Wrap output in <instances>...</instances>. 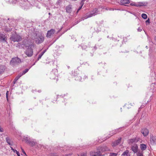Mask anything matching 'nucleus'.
Here are the masks:
<instances>
[{
  "instance_id": "obj_1",
  "label": "nucleus",
  "mask_w": 156,
  "mask_h": 156,
  "mask_svg": "<svg viewBox=\"0 0 156 156\" xmlns=\"http://www.w3.org/2000/svg\"><path fill=\"white\" fill-rule=\"evenodd\" d=\"M16 47L20 48H24L25 47L27 49L25 51V53L28 57H30L33 55V48L36 47V45L34 44L29 45L27 40H25L22 42L18 43Z\"/></svg>"
},
{
  "instance_id": "obj_2",
  "label": "nucleus",
  "mask_w": 156,
  "mask_h": 156,
  "mask_svg": "<svg viewBox=\"0 0 156 156\" xmlns=\"http://www.w3.org/2000/svg\"><path fill=\"white\" fill-rule=\"evenodd\" d=\"M98 14H99V12L97 9L95 8L92 10L90 11L84 15L81 18L82 20H84V19L94 16Z\"/></svg>"
},
{
  "instance_id": "obj_3",
  "label": "nucleus",
  "mask_w": 156,
  "mask_h": 156,
  "mask_svg": "<svg viewBox=\"0 0 156 156\" xmlns=\"http://www.w3.org/2000/svg\"><path fill=\"white\" fill-rule=\"evenodd\" d=\"M34 39L35 42L37 44L42 43L44 40V37L41 34H36Z\"/></svg>"
},
{
  "instance_id": "obj_4",
  "label": "nucleus",
  "mask_w": 156,
  "mask_h": 156,
  "mask_svg": "<svg viewBox=\"0 0 156 156\" xmlns=\"http://www.w3.org/2000/svg\"><path fill=\"white\" fill-rule=\"evenodd\" d=\"M22 39V37L16 33L12 34L10 37V40L13 42H19Z\"/></svg>"
},
{
  "instance_id": "obj_5",
  "label": "nucleus",
  "mask_w": 156,
  "mask_h": 156,
  "mask_svg": "<svg viewBox=\"0 0 156 156\" xmlns=\"http://www.w3.org/2000/svg\"><path fill=\"white\" fill-rule=\"evenodd\" d=\"M27 0H12V3L15 4L18 2H20V1L21 2H20V5L23 7L24 9H27L29 8V7L27 6V2H25V1Z\"/></svg>"
},
{
  "instance_id": "obj_6",
  "label": "nucleus",
  "mask_w": 156,
  "mask_h": 156,
  "mask_svg": "<svg viewBox=\"0 0 156 156\" xmlns=\"http://www.w3.org/2000/svg\"><path fill=\"white\" fill-rule=\"evenodd\" d=\"M50 78L52 80L56 79V81L58 80V71L57 69H53L49 75Z\"/></svg>"
},
{
  "instance_id": "obj_7",
  "label": "nucleus",
  "mask_w": 156,
  "mask_h": 156,
  "mask_svg": "<svg viewBox=\"0 0 156 156\" xmlns=\"http://www.w3.org/2000/svg\"><path fill=\"white\" fill-rule=\"evenodd\" d=\"M21 61L20 58L18 57L13 58L10 62V63L12 66H15L21 63Z\"/></svg>"
},
{
  "instance_id": "obj_8",
  "label": "nucleus",
  "mask_w": 156,
  "mask_h": 156,
  "mask_svg": "<svg viewBox=\"0 0 156 156\" xmlns=\"http://www.w3.org/2000/svg\"><path fill=\"white\" fill-rule=\"evenodd\" d=\"M123 127H120L118 129H116L114 130L111 131L110 132V134H109V135L110 136H107L106 138L105 139V140L109 138L111 136H112L113 135L116 134V133H119V132L122 131V129H123Z\"/></svg>"
},
{
  "instance_id": "obj_9",
  "label": "nucleus",
  "mask_w": 156,
  "mask_h": 156,
  "mask_svg": "<svg viewBox=\"0 0 156 156\" xmlns=\"http://www.w3.org/2000/svg\"><path fill=\"white\" fill-rule=\"evenodd\" d=\"M97 151L101 153V152L109 150V149L106 146L99 147L97 149Z\"/></svg>"
},
{
  "instance_id": "obj_10",
  "label": "nucleus",
  "mask_w": 156,
  "mask_h": 156,
  "mask_svg": "<svg viewBox=\"0 0 156 156\" xmlns=\"http://www.w3.org/2000/svg\"><path fill=\"white\" fill-rule=\"evenodd\" d=\"M7 35L5 34L0 33V42H7Z\"/></svg>"
},
{
  "instance_id": "obj_11",
  "label": "nucleus",
  "mask_w": 156,
  "mask_h": 156,
  "mask_svg": "<svg viewBox=\"0 0 156 156\" xmlns=\"http://www.w3.org/2000/svg\"><path fill=\"white\" fill-rule=\"evenodd\" d=\"M130 5L132 6L139 7L141 6H145L146 5V4L144 2H139L138 3L132 2L130 3Z\"/></svg>"
},
{
  "instance_id": "obj_12",
  "label": "nucleus",
  "mask_w": 156,
  "mask_h": 156,
  "mask_svg": "<svg viewBox=\"0 0 156 156\" xmlns=\"http://www.w3.org/2000/svg\"><path fill=\"white\" fill-rule=\"evenodd\" d=\"M150 142L151 145H156V136L153 135H150Z\"/></svg>"
},
{
  "instance_id": "obj_13",
  "label": "nucleus",
  "mask_w": 156,
  "mask_h": 156,
  "mask_svg": "<svg viewBox=\"0 0 156 156\" xmlns=\"http://www.w3.org/2000/svg\"><path fill=\"white\" fill-rule=\"evenodd\" d=\"M150 90L152 92V93H153L156 91V83H154L151 84L150 86Z\"/></svg>"
},
{
  "instance_id": "obj_14",
  "label": "nucleus",
  "mask_w": 156,
  "mask_h": 156,
  "mask_svg": "<svg viewBox=\"0 0 156 156\" xmlns=\"http://www.w3.org/2000/svg\"><path fill=\"white\" fill-rule=\"evenodd\" d=\"M140 139L138 137H136L133 139H130L128 140V143L129 144L135 143L139 140Z\"/></svg>"
},
{
  "instance_id": "obj_15",
  "label": "nucleus",
  "mask_w": 156,
  "mask_h": 156,
  "mask_svg": "<svg viewBox=\"0 0 156 156\" xmlns=\"http://www.w3.org/2000/svg\"><path fill=\"white\" fill-rule=\"evenodd\" d=\"M55 32V30L51 29L48 31L46 36L48 37H50Z\"/></svg>"
},
{
  "instance_id": "obj_16",
  "label": "nucleus",
  "mask_w": 156,
  "mask_h": 156,
  "mask_svg": "<svg viewBox=\"0 0 156 156\" xmlns=\"http://www.w3.org/2000/svg\"><path fill=\"white\" fill-rule=\"evenodd\" d=\"M141 132L144 136H146L148 134L149 131L147 129L144 128L141 130Z\"/></svg>"
},
{
  "instance_id": "obj_17",
  "label": "nucleus",
  "mask_w": 156,
  "mask_h": 156,
  "mask_svg": "<svg viewBox=\"0 0 156 156\" xmlns=\"http://www.w3.org/2000/svg\"><path fill=\"white\" fill-rule=\"evenodd\" d=\"M138 147L136 144H134L131 147V149L135 153L138 151Z\"/></svg>"
},
{
  "instance_id": "obj_18",
  "label": "nucleus",
  "mask_w": 156,
  "mask_h": 156,
  "mask_svg": "<svg viewBox=\"0 0 156 156\" xmlns=\"http://www.w3.org/2000/svg\"><path fill=\"white\" fill-rule=\"evenodd\" d=\"M121 138H119L117 140H116L112 144V147H115L117 145H118L119 144L121 141Z\"/></svg>"
},
{
  "instance_id": "obj_19",
  "label": "nucleus",
  "mask_w": 156,
  "mask_h": 156,
  "mask_svg": "<svg viewBox=\"0 0 156 156\" xmlns=\"http://www.w3.org/2000/svg\"><path fill=\"white\" fill-rule=\"evenodd\" d=\"M27 144H29L30 146H33L35 145L36 142L34 141V140L30 139L29 141L27 142Z\"/></svg>"
},
{
  "instance_id": "obj_20",
  "label": "nucleus",
  "mask_w": 156,
  "mask_h": 156,
  "mask_svg": "<svg viewBox=\"0 0 156 156\" xmlns=\"http://www.w3.org/2000/svg\"><path fill=\"white\" fill-rule=\"evenodd\" d=\"M72 6L71 5H69L66 7V12L68 13H70L72 11Z\"/></svg>"
},
{
  "instance_id": "obj_21",
  "label": "nucleus",
  "mask_w": 156,
  "mask_h": 156,
  "mask_svg": "<svg viewBox=\"0 0 156 156\" xmlns=\"http://www.w3.org/2000/svg\"><path fill=\"white\" fill-rule=\"evenodd\" d=\"M91 156H103L101 154L99 153L98 151L95 152L94 153L91 154Z\"/></svg>"
},
{
  "instance_id": "obj_22",
  "label": "nucleus",
  "mask_w": 156,
  "mask_h": 156,
  "mask_svg": "<svg viewBox=\"0 0 156 156\" xmlns=\"http://www.w3.org/2000/svg\"><path fill=\"white\" fill-rule=\"evenodd\" d=\"M121 156H130L129 151L128 150H126L121 155Z\"/></svg>"
},
{
  "instance_id": "obj_23",
  "label": "nucleus",
  "mask_w": 156,
  "mask_h": 156,
  "mask_svg": "<svg viewBox=\"0 0 156 156\" xmlns=\"http://www.w3.org/2000/svg\"><path fill=\"white\" fill-rule=\"evenodd\" d=\"M5 66L4 65H0V74L2 73L5 69Z\"/></svg>"
},
{
  "instance_id": "obj_24",
  "label": "nucleus",
  "mask_w": 156,
  "mask_h": 156,
  "mask_svg": "<svg viewBox=\"0 0 156 156\" xmlns=\"http://www.w3.org/2000/svg\"><path fill=\"white\" fill-rule=\"evenodd\" d=\"M130 3L129 0H121V3L122 5H125L126 4H129Z\"/></svg>"
},
{
  "instance_id": "obj_25",
  "label": "nucleus",
  "mask_w": 156,
  "mask_h": 156,
  "mask_svg": "<svg viewBox=\"0 0 156 156\" xmlns=\"http://www.w3.org/2000/svg\"><path fill=\"white\" fill-rule=\"evenodd\" d=\"M30 139L29 136L27 135L24 136L23 138V140L25 141V142L27 144V142L29 141V140Z\"/></svg>"
},
{
  "instance_id": "obj_26",
  "label": "nucleus",
  "mask_w": 156,
  "mask_h": 156,
  "mask_svg": "<svg viewBox=\"0 0 156 156\" xmlns=\"http://www.w3.org/2000/svg\"><path fill=\"white\" fill-rule=\"evenodd\" d=\"M140 148L142 151H144L146 150L147 148V145L145 144H141L140 145Z\"/></svg>"
},
{
  "instance_id": "obj_27",
  "label": "nucleus",
  "mask_w": 156,
  "mask_h": 156,
  "mask_svg": "<svg viewBox=\"0 0 156 156\" xmlns=\"http://www.w3.org/2000/svg\"><path fill=\"white\" fill-rule=\"evenodd\" d=\"M75 80L76 81H81L82 79L80 75L74 76Z\"/></svg>"
},
{
  "instance_id": "obj_28",
  "label": "nucleus",
  "mask_w": 156,
  "mask_h": 156,
  "mask_svg": "<svg viewBox=\"0 0 156 156\" xmlns=\"http://www.w3.org/2000/svg\"><path fill=\"white\" fill-rule=\"evenodd\" d=\"M4 31L6 32H9L11 30V29L9 27H7L5 26L4 28Z\"/></svg>"
},
{
  "instance_id": "obj_29",
  "label": "nucleus",
  "mask_w": 156,
  "mask_h": 156,
  "mask_svg": "<svg viewBox=\"0 0 156 156\" xmlns=\"http://www.w3.org/2000/svg\"><path fill=\"white\" fill-rule=\"evenodd\" d=\"M23 75L21 73H20L15 78V81H17Z\"/></svg>"
},
{
  "instance_id": "obj_30",
  "label": "nucleus",
  "mask_w": 156,
  "mask_h": 156,
  "mask_svg": "<svg viewBox=\"0 0 156 156\" xmlns=\"http://www.w3.org/2000/svg\"><path fill=\"white\" fill-rule=\"evenodd\" d=\"M78 156H87V153L86 152H83L78 154Z\"/></svg>"
},
{
  "instance_id": "obj_31",
  "label": "nucleus",
  "mask_w": 156,
  "mask_h": 156,
  "mask_svg": "<svg viewBox=\"0 0 156 156\" xmlns=\"http://www.w3.org/2000/svg\"><path fill=\"white\" fill-rule=\"evenodd\" d=\"M30 68L29 69H25L24 71H23L22 73H21L23 75L25 74L29 70Z\"/></svg>"
},
{
  "instance_id": "obj_32",
  "label": "nucleus",
  "mask_w": 156,
  "mask_h": 156,
  "mask_svg": "<svg viewBox=\"0 0 156 156\" xmlns=\"http://www.w3.org/2000/svg\"><path fill=\"white\" fill-rule=\"evenodd\" d=\"M44 52H41L40 54L38 56V58H37V60H39L41 58L42 56L44 55Z\"/></svg>"
},
{
  "instance_id": "obj_33",
  "label": "nucleus",
  "mask_w": 156,
  "mask_h": 156,
  "mask_svg": "<svg viewBox=\"0 0 156 156\" xmlns=\"http://www.w3.org/2000/svg\"><path fill=\"white\" fill-rule=\"evenodd\" d=\"M141 16L144 19H146L147 18V15L145 13H143L141 15Z\"/></svg>"
},
{
  "instance_id": "obj_34",
  "label": "nucleus",
  "mask_w": 156,
  "mask_h": 156,
  "mask_svg": "<svg viewBox=\"0 0 156 156\" xmlns=\"http://www.w3.org/2000/svg\"><path fill=\"white\" fill-rule=\"evenodd\" d=\"M117 154L113 153H110L109 156H117Z\"/></svg>"
},
{
  "instance_id": "obj_35",
  "label": "nucleus",
  "mask_w": 156,
  "mask_h": 156,
  "mask_svg": "<svg viewBox=\"0 0 156 156\" xmlns=\"http://www.w3.org/2000/svg\"><path fill=\"white\" fill-rule=\"evenodd\" d=\"M147 39H148V41H149V43H151L152 44H153V42L151 40V38L150 37H148V36H147Z\"/></svg>"
},
{
  "instance_id": "obj_36",
  "label": "nucleus",
  "mask_w": 156,
  "mask_h": 156,
  "mask_svg": "<svg viewBox=\"0 0 156 156\" xmlns=\"http://www.w3.org/2000/svg\"><path fill=\"white\" fill-rule=\"evenodd\" d=\"M151 76L154 77V76H155L156 73L152 71V72L151 73Z\"/></svg>"
},
{
  "instance_id": "obj_37",
  "label": "nucleus",
  "mask_w": 156,
  "mask_h": 156,
  "mask_svg": "<svg viewBox=\"0 0 156 156\" xmlns=\"http://www.w3.org/2000/svg\"><path fill=\"white\" fill-rule=\"evenodd\" d=\"M6 141L7 143L11 142V140L10 138L9 137H7L6 138Z\"/></svg>"
},
{
  "instance_id": "obj_38",
  "label": "nucleus",
  "mask_w": 156,
  "mask_h": 156,
  "mask_svg": "<svg viewBox=\"0 0 156 156\" xmlns=\"http://www.w3.org/2000/svg\"><path fill=\"white\" fill-rule=\"evenodd\" d=\"M81 47L84 50L86 49L87 48V46L85 45H82Z\"/></svg>"
},
{
  "instance_id": "obj_39",
  "label": "nucleus",
  "mask_w": 156,
  "mask_h": 156,
  "mask_svg": "<svg viewBox=\"0 0 156 156\" xmlns=\"http://www.w3.org/2000/svg\"><path fill=\"white\" fill-rule=\"evenodd\" d=\"M153 93H152L151 95L150 99H149V100L148 101H147V102H149L150 101H151V99H152V98H153Z\"/></svg>"
},
{
  "instance_id": "obj_40",
  "label": "nucleus",
  "mask_w": 156,
  "mask_h": 156,
  "mask_svg": "<svg viewBox=\"0 0 156 156\" xmlns=\"http://www.w3.org/2000/svg\"><path fill=\"white\" fill-rule=\"evenodd\" d=\"M137 156H143V154L140 152H139L137 153Z\"/></svg>"
},
{
  "instance_id": "obj_41",
  "label": "nucleus",
  "mask_w": 156,
  "mask_h": 156,
  "mask_svg": "<svg viewBox=\"0 0 156 156\" xmlns=\"http://www.w3.org/2000/svg\"><path fill=\"white\" fill-rule=\"evenodd\" d=\"M10 148H11V150H12L14 152H17V151H18L14 149L11 146H10Z\"/></svg>"
},
{
  "instance_id": "obj_42",
  "label": "nucleus",
  "mask_w": 156,
  "mask_h": 156,
  "mask_svg": "<svg viewBox=\"0 0 156 156\" xmlns=\"http://www.w3.org/2000/svg\"><path fill=\"white\" fill-rule=\"evenodd\" d=\"M63 156H75V155L73 154H66Z\"/></svg>"
},
{
  "instance_id": "obj_43",
  "label": "nucleus",
  "mask_w": 156,
  "mask_h": 156,
  "mask_svg": "<svg viewBox=\"0 0 156 156\" xmlns=\"http://www.w3.org/2000/svg\"><path fill=\"white\" fill-rule=\"evenodd\" d=\"M8 94H9V91H7L6 93V99H7V100L8 101Z\"/></svg>"
},
{
  "instance_id": "obj_44",
  "label": "nucleus",
  "mask_w": 156,
  "mask_h": 156,
  "mask_svg": "<svg viewBox=\"0 0 156 156\" xmlns=\"http://www.w3.org/2000/svg\"><path fill=\"white\" fill-rule=\"evenodd\" d=\"M84 1H83L81 0V2L80 3V6H83V4H84Z\"/></svg>"
},
{
  "instance_id": "obj_45",
  "label": "nucleus",
  "mask_w": 156,
  "mask_h": 156,
  "mask_svg": "<svg viewBox=\"0 0 156 156\" xmlns=\"http://www.w3.org/2000/svg\"><path fill=\"white\" fill-rule=\"evenodd\" d=\"M82 6H80L79 8H78V9H77V12H76V13H77L78 12H79V10H80L82 8Z\"/></svg>"
},
{
  "instance_id": "obj_46",
  "label": "nucleus",
  "mask_w": 156,
  "mask_h": 156,
  "mask_svg": "<svg viewBox=\"0 0 156 156\" xmlns=\"http://www.w3.org/2000/svg\"><path fill=\"white\" fill-rule=\"evenodd\" d=\"M137 30L138 32H141L142 30L140 27H139L137 29Z\"/></svg>"
},
{
  "instance_id": "obj_47",
  "label": "nucleus",
  "mask_w": 156,
  "mask_h": 156,
  "mask_svg": "<svg viewBox=\"0 0 156 156\" xmlns=\"http://www.w3.org/2000/svg\"><path fill=\"white\" fill-rule=\"evenodd\" d=\"M8 144H9L10 146H11L12 145V142H9V143H7Z\"/></svg>"
},
{
  "instance_id": "obj_48",
  "label": "nucleus",
  "mask_w": 156,
  "mask_h": 156,
  "mask_svg": "<svg viewBox=\"0 0 156 156\" xmlns=\"http://www.w3.org/2000/svg\"><path fill=\"white\" fill-rule=\"evenodd\" d=\"M110 10H120L119 9H116L114 8H111L110 9Z\"/></svg>"
},
{
  "instance_id": "obj_49",
  "label": "nucleus",
  "mask_w": 156,
  "mask_h": 156,
  "mask_svg": "<svg viewBox=\"0 0 156 156\" xmlns=\"http://www.w3.org/2000/svg\"><path fill=\"white\" fill-rule=\"evenodd\" d=\"M3 132V129L1 128V127H0V132Z\"/></svg>"
},
{
  "instance_id": "obj_50",
  "label": "nucleus",
  "mask_w": 156,
  "mask_h": 156,
  "mask_svg": "<svg viewBox=\"0 0 156 156\" xmlns=\"http://www.w3.org/2000/svg\"><path fill=\"white\" fill-rule=\"evenodd\" d=\"M16 154L17 155V156H20V153L19 151H17V152L16 153Z\"/></svg>"
},
{
  "instance_id": "obj_51",
  "label": "nucleus",
  "mask_w": 156,
  "mask_h": 156,
  "mask_svg": "<svg viewBox=\"0 0 156 156\" xmlns=\"http://www.w3.org/2000/svg\"><path fill=\"white\" fill-rule=\"evenodd\" d=\"M23 153L25 154H26V153L23 149H22Z\"/></svg>"
},
{
  "instance_id": "obj_52",
  "label": "nucleus",
  "mask_w": 156,
  "mask_h": 156,
  "mask_svg": "<svg viewBox=\"0 0 156 156\" xmlns=\"http://www.w3.org/2000/svg\"><path fill=\"white\" fill-rule=\"evenodd\" d=\"M58 156V155L55 154H53V155L52 154L51 155V156Z\"/></svg>"
},
{
  "instance_id": "obj_53",
  "label": "nucleus",
  "mask_w": 156,
  "mask_h": 156,
  "mask_svg": "<svg viewBox=\"0 0 156 156\" xmlns=\"http://www.w3.org/2000/svg\"><path fill=\"white\" fill-rule=\"evenodd\" d=\"M87 77H87V76H85L84 78V79H87Z\"/></svg>"
},
{
  "instance_id": "obj_54",
  "label": "nucleus",
  "mask_w": 156,
  "mask_h": 156,
  "mask_svg": "<svg viewBox=\"0 0 156 156\" xmlns=\"http://www.w3.org/2000/svg\"><path fill=\"white\" fill-rule=\"evenodd\" d=\"M94 49H95V50H96L97 49V47L96 46H95L94 47Z\"/></svg>"
},
{
  "instance_id": "obj_55",
  "label": "nucleus",
  "mask_w": 156,
  "mask_h": 156,
  "mask_svg": "<svg viewBox=\"0 0 156 156\" xmlns=\"http://www.w3.org/2000/svg\"><path fill=\"white\" fill-rule=\"evenodd\" d=\"M16 81H15V79H14V81H13V83H14V84H15V83H16Z\"/></svg>"
},
{
  "instance_id": "obj_56",
  "label": "nucleus",
  "mask_w": 156,
  "mask_h": 156,
  "mask_svg": "<svg viewBox=\"0 0 156 156\" xmlns=\"http://www.w3.org/2000/svg\"><path fill=\"white\" fill-rule=\"evenodd\" d=\"M154 40L156 42V36L154 37Z\"/></svg>"
},
{
  "instance_id": "obj_57",
  "label": "nucleus",
  "mask_w": 156,
  "mask_h": 156,
  "mask_svg": "<svg viewBox=\"0 0 156 156\" xmlns=\"http://www.w3.org/2000/svg\"><path fill=\"white\" fill-rule=\"evenodd\" d=\"M41 90H38V92H39V93L41 92Z\"/></svg>"
},
{
  "instance_id": "obj_58",
  "label": "nucleus",
  "mask_w": 156,
  "mask_h": 156,
  "mask_svg": "<svg viewBox=\"0 0 156 156\" xmlns=\"http://www.w3.org/2000/svg\"><path fill=\"white\" fill-rule=\"evenodd\" d=\"M101 39V38H99L98 41H99Z\"/></svg>"
},
{
  "instance_id": "obj_59",
  "label": "nucleus",
  "mask_w": 156,
  "mask_h": 156,
  "mask_svg": "<svg viewBox=\"0 0 156 156\" xmlns=\"http://www.w3.org/2000/svg\"><path fill=\"white\" fill-rule=\"evenodd\" d=\"M46 51V50H44V51H43L42 52H44V53Z\"/></svg>"
},
{
  "instance_id": "obj_60",
  "label": "nucleus",
  "mask_w": 156,
  "mask_h": 156,
  "mask_svg": "<svg viewBox=\"0 0 156 156\" xmlns=\"http://www.w3.org/2000/svg\"><path fill=\"white\" fill-rule=\"evenodd\" d=\"M78 23V22H77L76 23H75V24L73 25L76 24H77Z\"/></svg>"
},
{
  "instance_id": "obj_61",
  "label": "nucleus",
  "mask_w": 156,
  "mask_h": 156,
  "mask_svg": "<svg viewBox=\"0 0 156 156\" xmlns=\"http://www.w3.org/2000/svg\"><path fill=\"white\" fill-rule=\"evenodd\" d=\"M148 21L149 22V20H147V21H146V22H148Z\"/></svg>"
},
{
  "instance_id": "obj_62",
  "label": "nucleus",
  "mask_w": 156,
  "mask_h": 156,
  "mask_svg": "<svg viewBox=\"0 0 156 156\" xmlns=\"http://www.w3.org/2000/svg\"><path fill=\"white\" fill-rule=\"evenodd\" d=\"M82 0L83 1H84V2H85L86 1V0Z\"/></svg>"
},
{
  "instance_id": "obj_63",
  "label": "nucleus",
  "mask_w": 156,
  "mask_h": 156,
  "mask_svg": "<svg viewBox=\"0 0 156 156\" xmlns=\"http://www.w3.org/2000/svg\"><path fill=\"white\" fill-rule=\"evenodd\" d=\"M32 91L33 92H34V90H32Z\"/></svg>"
},
{
  "instance_id": "obj_64",
  "label": "nucleus",
  "mask_w": 156,
  "mask_h": 156,
  "mask_svg": "<svg viewBox=\"0 0 156 156\" xmlns=\"http://www.w3.org/2000/svg\"><path fill=\"white\" fill-rule=\"evenodd\" d=\"M50 14H50V13H49V15H50Z\"/></svg>"
}]
</instances>
